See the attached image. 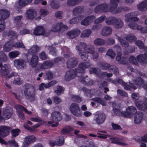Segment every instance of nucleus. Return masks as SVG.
<instances>
[{"label": "nucleus", "instance_id": "338daca9", "mask_svg": "<svg viewBox=\"0 0 147 147\" xmlns=\"http://www.w3.org/2000/svg\"><path fill=\"white\" fill-rule=\"evenodd\" d=\"M63 91V89L62 87L61 86H57V90H55V92L57 95H60L62 93Z\"/></svg>", "mask_w": 147, "mask_h": 147}, {"label": "nucleus", "instance_id": "09e8293b", "mask_svg": "<svg viewBox=\"0 0 147 147\" xmlns=\"http://www.w3.org/2000/svg\"><path fill=\"white\" fill-rule=\"evenodd\" d=\"M92 31L90 29H86L82 33L81 36L82 38L88 37L91 34Z\"/></svg>", "mask_w": 147, "mask_h": 147}, {"label": "nucleus", "instance_id": "a211bd4d", "mask_svg": "<svg viewBox=\"0 0 147 147\" xmlns=\"http://www.w3.org/2000/svg\"><path fill=\"white\" fill-rule=\"evenodd\" d=\"M10 130V127L6 126H1L0 127V136L4 137L7 136Z\"/></svg>", "mask_w": 147, "mask_h": 147}, {"label": "nucleus", "instance_id": "4d7b16f0", "mask_svg": "<svg viewBox=\"0 0 147 147\" xmlns=\"http://www.w3.org/2000/svg\"><path fill=\"white\" fill-rule=\"evenodd\" d=\"M131 97L135 101V103L136 102L139 101V100H141V97L138 94L136 93H133L131 95Z\"/></svg>", "mask_w": 147, "mask_h": 147}, {"label": "nucleus", "instance_id": "423d86ee", "mask_svg": "<svg viewBox=\"0 0 147 147\" xmlns=\"http://www.w3.org/2000/svg\"><path fill=\"white\" fill-rule=\"evenodd\" d=\"M69 109L71 113L74 116L80 117L82 114L79 105L76 103H72L70 106Z\"/></svg>", "mask_w": 147, "mask_h": 147}, {"label": "nucleus", "instance_id": "aec40b11", "mask_svg": "<svg viewBox=\"0 0 147 147\" xmlns=\"http://www.w3.org/2000/svg\"><path fill=\"white\" fill-rule=\"evenodd\" d=\"M95 18V17L94 16H88L82 21L81 24L83 25L88 26L90 24Z\"/></svg>", "mask_w": 147, "mask_h": 147}, {"label": "nucleus", "instance_id": "9d476101", "mask_svg": "<svg viewBox=\"0 0 147 147\" xmlns=\"http://www.w3.org/2000/svg\"><path fill=\"white\" fill-rule=\"evenodd\" d=\"M112 82L115 84L119 83L123 86L124 88L126 90H129L130 89V88L134 90L136 89L137 88V87L132 83H130L129 86H128L127 84L123 82V80L121 79H118L117 80H113Z\"/></svg>", "mask_w": 147, "mask_h": 147}, {"label": "nucleus", "instance_id": "69168bd1", "mask_svg": "<svg viewBox=\"0 0 147 147\" xmlns=\"http://www.w3.org/2000/svg\"><path fill=\"white\" fill-rule=\"evenodd\" d=\"M117 94L123 96H127V93L123 90L118 89L117 90Z\"/></svg>", "mask_w": 147, "mask_h": 147}, {"label": "nucleus", "instance_id": "cd10ccee", "mask_svg": "<svg viewBox=\"0 0 147 147\" xmlns=\"http://www.w3.org/2000/svg\"><path fill=\"white\" fill-rule=\"evenodd\" d=\"M79 81L84 84L92 85L94 84V81L92 80H90L88 78H85L83 77H80L79 79Z\"/></svg>", "mask_w": 147, "mask_h": 147}, {"label": "nucleus", "instance_id": "c85d7f7f", "mask_svg": "<svg viewBox=\"0 0 147 147\" xmlns=\"http://www.w3.org/2000/svg\"><path fill=\"white\" fill-rule=\"evenodd\" d=\"M53 64L54 63L53 61H46L41 64L40 67L42 69H45L51 67Z\"/></svg>", "mask_w": 147, "mask_h": 147}, {"label": "nucleus", "instance_id": "49530a36", "mask_svg": "<svg viewBox=\"0 0 147 147\" xmlns=\"http://www.w3.org/2000/svg\"><path fill=\"white\" fill-rule=\"evenodd\" d=\"M85 51L88 53L92 54L94 53L95 51V48L93 45H87V47L85 48Z\"/></svg>", "mask_w": 147, "mask_h": 147}, {"label": "nucleus", "instance_id": "f8f14e48", "mask_svg": "<svg viewBox=\"0 0 147 147\" xmlns=\"http://www.w3.org/2000/svg\"><path fill=\"white\" fill-rule=\"evenodd\" d=\"M13 63L14 66L18 69H24L26 67L25 61L21 59H15Z\"/></svg>", "mask_w": 147, "mask_h": 147}, {"label": "nucleus", "instance_id": "7ed1b4c3", "mask_svg": "<svg viewBox=\"0 0 147 147\" xmlns=\"http://www.w3.org/2000/svg\"><path fill=\"white\" fill-rule=\"evenodd\" d=\"M0 73L1 76L5 77L7 79L17 75V74L15 72L10 73L11 71L10 67L6 64L3 65L1 62H0Z\"/></svg>", "mask_w": 147, "mask_h": 147}, {"label": "nucleus", "instance_id": "8fccbe9b", "mask_svg": "<svg viewBox=\"0 0 147 147\" xmlns=\"http://www.w3.org/2000/svg\"><path fill=\"white\" fill-rule=\"evenodd\" d=\"M39 50V47L37 45L33 46L30 49L28 52L29 53H36L38 52Z\"/></svg>", "mask_w": 147, "mask_h": 147}, {"label": "nucleus", "instance_id": "13d9d810", "mask_svg": "<svg viewBox=\"0 0 147 147\" xmlns=\"http://www.w3.org/2000/svg\"><path fill=\"white\" fill-rule=\"evenodd\" d=\"M7 59V57L5 54L2 51H0V61L5 62Z\"/></svg>", "mask_w": 147, "mask_h": 147}, {"label": "nucleus", "instance_id": "393cba45", "mask_svg": "<svg viewBox=\"0 0 147 147\" xmlns=\"http://www.w3.org/2000/svg\"><path fill=\"white\" fill-rule=\"evenodd\" d=\"M9 12L7 10L3 9L0 10V20H4L8 18L9 15Z\"/></svg>", "mask_w": 147, "mask_h": 147}, {"label": "nucleus", "instance_id": "1a4fd4ad", "mask_svg": "<svg viewBox=\"0 0 147 147\" xmlns=\"http://www.w3.org/2000/svg\"><path fill=\"white\" fill-rule=\"evenodd\" d=\"M108 140L109 142L112 143L123 146L127 145V144L125 142L127 141V139L125 138H110Z\"/></svg>", "mask_w": 147, "mask_h": 147}, {"label": "nucleus", "instance_id": "37998d69", "mask_svg": "<svg viewBox=\"0 0 147 147\" xmlns=\"http://www.w3.org/2000/svg\"><path fill=\"white\" fill-rule=\"evenodd\" d=\"M32 0H19L18 3L20 6H25L30 3Z\"/></svg>", "mask_w": 147, "mask_h": 147}, {"label": "nucleus", "instance_id": "5701e85b", "mask_svg": "<svg viewBox=\"0 0 147 147\" xmlns=\"http://www.w3.org/2000/svg\"><path fill=\"white\" fill-rule=\"evenodd\" d=\"M36 12L34 9H29L26 11V16L28 19H33L36 17Z\"/></svg>", "mask_w": 147, "mask_h": 147}, {"label": "nucleus", "instance_id": "9b49d317", "mask_svg": "<svg viewBox=\"0 0 147 147\" xmlns=\"http://www.w3.org/2000/svg\"><path fill=\"white\" fill-rule=\"evenodd\" d=\"M67 28V26L64 25L62 23L60 22L53 24L50 30L52 32H56L60 30L64 31L66 30Z\"/></svg>", "mask_w": 147, "mask_h": 147}, {"label": "nucleus", "instance_id": "c756f323", "mask_svg": "<svg viewBox=\"0 0 147 147\" xmlns=\"http://www.w3.org/2000/svg\"><path fill=\"white\" fill-rule=\"evenodd\" d=\"M13 47L10 40L5 43L3 47V49L5 52H8L10 51Z\"/></svg>", "mask_w": 147, "mask_h": 147}, {"label": "nucleus", "instance_id": "4be33fe9", "mask_svg": "<svg viewBox=\"0 0 147 147\" xmlns=\"http://www.w3.org/2000/svg\"><path fill=\"white\" fill-rule=\"evenodd\" d=\"M36 139V138L34 136H27L25 138L23 144L25 146H27L30 144L35 141Z\"/></svg>", "mask_w": 147, "mask_h": 147}, {"label": "nucleus", "instance_id": "473e14b6", "mask_svg": "<svg viewBox=\"0 0 147 147\" xmlns=\"http://www.w3.org/2000/svg\"><path fill=\"white\" fill-rule=\"evenodd\" d=\"M89 73L90 74H96L98 77L100 78H102L103 76L101 75V72H100V70L98 68H90L89 70Z\"/></svg>", "mask_w": 147, "mask_h": 147}, {"label": "nucleus", "instance_id": "c03bdc74", "mask_svg": "<svg viewBox=\"0 0 147 147\" xmlns=\"http://www.w3.org/2000/svg\"><path fill=\"white\" fill-rule=\"evenodd\" d=\"M92 100L100 103L102 106H105L106 104V101L100 98L96 97L92 98Z\"/></svg>", "mask_w": 147, "mask_h": 147}, {"label": "nucleus", "instance_id": "a19ab883", "mask_svg": "<svg viewBox=\"0 0 147 147\" xmlns=\"http://www.w3.org/2000/svg\"><path fill=\"white\" fill-rule=\"evenodd\" d=\"M84 16L82 15H80L78 17H75L71 19L69 23L71 24H73L78 23L80 20H81Z\"/></svg>", "mask_w": 147, "mask_h": 147}, {"label": "nucleus", "instance_id": "4468645a", "mask_svg": "<svg viewBox=\"0 0 147 147\" xmlns=\"http://www.w3.org/2000/svg\"><path fill=\"white\" fill-rule=\"evenodd\" d=\"M62 119V116L59 112L55 111L53 112L51 115V119L52 121L48 122L49 124H51L55 121H60Z\"/></svg>", "mask_w": 147, "mask_h": 147}, {"label": "nucleus", "instance_id": "6e6552de", "mask_svg": "<svg viewBox=\"0 0 147 147\" xmlns=\"http://www.w3.org/2000/svg\"><path fill=\"white\" fill-rule=\"evenodd\" d=\"M111 9H112L110 6L109 8L107 5L106 3H104L97 6L94 9V11L96 13L107 12L109 11L113 13V11H111Z\"/></svg>", "mask_w": 147, "mask_h": 147}, {"label": "nucleus", "instance_id": "72a5a7b5", "mask_svg": "<svg viewBox=\"0 0 147 147\" xmlns=\"http://www.w3.org/2000/svg\"><path fill=\"white\" fill-rule=\"evenodd\" d=\"M38 56L36 55L32 56L30 62V64L32 67H36L38 63Z\"/></svg>", "mask_w": 147, "mask_h": 147}, {"label": "nucleus", "instance_id": "6e6d98bb", "mask_svg": "<svg viewBox=\"0 0 147 147\" xmlns=\"http://www.w3.org/2000/svg\"><path fill=\"white\" fill-rule=\"evenodd\" d=\"M106 55L111 59L114 58L115 56V53L112 49H109L107 51Z\"/></svg>", "mask_w": 147, "mask_h": 147}, {"label": "nucleus", "instance_id": "774afa93", "mask_svg": "<svg viewBox=\"0 0 147 147\" xmlns=\"http://www.w3.org/2000/svg\"><path fill=\"white\" fill-rule=\"evenodd\" d=\"M15 84H21L22 83V80L19 77L15 78L13 82Z\"/></svg>", "mask_w": 147, "mask_h": 147}, {"label": "nucleus", "instance_id": "dca6fc26", "mask_svg": "<svg viewBox=\"0 0 147 147\" xmlns=\"http://www.w3.org/2000/svg\"><path fill=\"white\" fill-rule=\"evenodd\" d=\"M136 12H133L127 13L125 16V22H128L131 21H136L139 20V19L136 16H137Z\"/></svg>", "mask_w": 147, "mask_h": 147}, {"label": "nucleus", "instance_id": "f257e3e1", "mask_svg": "<svg viewBox=\"0 0 147 147\" xmlns=\"http://www.w3.org/2000/svg\"><path fill=\"white\" fill-rule=\"evenodd\" d=\"M92 64L89 62H81L78 65V67L75 70H71L67 71L65 76L66 81H69L74 78L76 76L80 77L85 72V68L90 67Z\"/></svg>", "mask_w": 147, "mask_h": 147}, {"label": "nucleus", "instance_id": "603ef678", "mask_svg": "<svg viewBox=\"0 0 147 147\" xmlns=\"http://www.w3.org/2000/svg\"><path fill=\"white\" fill-rule=\"evenodd\" d=\"M73 130V129L72 127L69 126H67L62 130L61 134H67L69 132Z\"/></svg>", "mask_w": 147, "mask_h": 147}, {"label": "nucleus", "instance_id": "412c9836", "mask_svg": "<svg viewBox=\"0 0 147 147\" xmlns=\"http://www.w3.org/2000/svg\"><path fill=\"white\" fill-rule=\"evenodd\" d=\"M143 117V113L140 112H137L134 115V121L136 124L141 123Z\"/></svg>", "mask_w": 147, "mask_h": 147}, {"label": "nucleus", "instance_id": "b1692460", "mask_svg": "<svg viewBox=\"0 0 147 147\" xmlns=\"http://www.w3.org/2000/svg\"><path fill=\"white\" fill-rule=\"evenodd\" d=\"M80 33V30L76 29L68 32L67 34L69 38H74L79 35Z\"/></svg>", "mask_w": 147, "mask_h": 147}, {"label": "nucleus", "instance_id": "e2e57ef3", "mask_svg": "<svg viewBox=\"0 0 147 147\" xmlns=\"http://www.w3.org/2000/svg\"><path fill=\"white\" fill-rule=\"evenodd\" d=\"M17 109H20L21 111L22 110H24L26 113L29 114H31L32 113L31 112L28 111L25 107L20 105H18L17 106Z\"/></svg>", "mask_w": 147, "mask_h": 147}, {"label": "nucleus", "instance_id": "4c0bfd02", "mask_svg": "<svg viewBox=\"0 0 147 147\" xmlns=\"http://www.w3.org/2000/svg\"><path fill=\"white\" fill-rule=\"evenodd\" d=\"M133 82L137 86H140L142 85L144 83V81L140 77H138L135 78L134 77L132 79Z\"/></svg>", "mask_w": 147, "mask_h": 147}, {"label": "nucleus", "instance_id": "2f4dec72", "mask_svg": "<svg viewBox=\"0 0 147 147\" xmlns=\"http://www.w3.org/2000/svg\"><path fill=\"white\" fill-rule=\"evenodd\" d=\"M76 50L78 52L79 55L81 56L82 60L83 61H86L88 58V56L86 55V53L81 51L79 49V47H77Z\"/></svg>", "mask_w": 147, "mask_h": 147}, {"label": "nucleus", "instance_id": "a878e982", "mask_svg": "<svg viewBox=\"0 0 147 147\" xmlns=\"http://www.w3.org/2000/svg\"><path fill=\"white\" fill-rule=\"evenodd\" d=\"M147 54L146 53H144V55H140L137 56L138 61L142 65L147 64Z\"/></svg>", "mask_w": 147, "mask_h": 147}, {"label": "nucleus", "instance_id": "7c9ffc66", "mask_svg": "<svg viewBox=\"0 0 147 147\" xmlns=\"http://www.w3.org/2000/svg\"><path fill=\"white\" fill-rule=\"evenodd\" d=\"M138 10L140 11H146L147 9V0H145L137 5Z\"/></svg>", "mask_w": 147, "mask_h": 147}, {"label": "nucleus", "instance_id": "052dcab7", "mask_svg": "<svg viewBox=\"0 0 147 147\" xmlns=\"http://www.w3.org/2000/svg\"><path fill=\"white\" fill-rule=\"evenodd\" d=\"M129 61L130 63L135 65H138V63L137 61L136 58L133 56H131L129 57Z\"/></svg>", "mask_w": 147, "mask_h": 147}, {"label": "nucleus", "instance_id": "de8ad7c7", "mask_svg": "<svg viewBox=\"0 0 147 147\" xmlns=\"http://www.w3.org/2000/svg\"><path fill=\"white\" fill-rule=\"evenodd\" d=\"M115 19V18L114 17L109 18L105 20V23L107 25H114Z\"/></svg>", "mask_w": 147, "mask_h": 147}, {"label": "nucleus", "instance_id": "e433bc0d", "mask_svg": "<svg viewBox=\"0 0 147 147\" xmlns=\"http://www.w3.org/2000/svg\"><path fill=\"white\" fill-rule=\"evenodd\" d=\"M123 26V21L120 19L115 18L114 27L116 28H119L122 27Z\"/></svg>", "mask_w": 147, "mask_h": 147}, {"label": "nucleus", "instance_id": "864d4df0", "mask_svg": "<svg viewBox=\"0 0 147 147\" xmlns=\"http://www.w3.org/2000/svg\"><path fill=\"white\" fill-rule=\"evenodd\" d=\"M126 39L128 41L132 42L136 41V38L134 35L130 34L127 36L126 37Z\"/></svg>", "mask_w": 147, "mask_h": 147}, {"label": "nucleus", "instance_id": "bf43d9fd", "mask_svg": "<svg viewBox=\"0 0 147 147\" xmlns=\"http://www.w3.org/2000/svg\"><path fill=\"white\" fill-rule=\"evenodd\" d=\"M106 18L105 16H102L98 18L94 21V23L96 24H98L103 21Z\"/></svg>", "mask_w": 147, "mask_h": 147}, {"label": "nucleus", "instance_id": "3c124183", "mask_svg": "<svg viewBox=\"0 0 147 147\" xmlns=\"http://www.w3.org/2000/svg\"><path fill=\"white\" fill-rule=\"evenodd\" d=\"M116 36L117 37L118 40L123 47H127L128 46V44L125 40L122 39L121 37H119L117 35H116Z\"/></svg>", "mask_w": 147, "mask_h": 147}, {"label": "nucleus", "instance_id": "ddd939ff", "mask_svg": "<svg viewBox=\"0 0 147 147\" xmlns=\"http://www.w3.org/2000/svg\"><path fill=\"white\" fill-rule=\"evenodd\" d=\"M13 109L9 107H7L3 109V120H7L11 117L13 113Z\"/></svg>", "mask_w": 147, "mask_h": 147}, {"label": "nucleus", "instance_id": "0eeeda50", "mask_svg": "<svg viewBox=\"0 0 147 147\" xmlns=\"http://www.w3.org/2000/svg\"><path fill=\"white\" fill-rule=\"evenodd\" d=\"M119 0H111L110 1V5L112 9H111V11H113V13H118L122 11H126L127 9V7H120L119 8V9L121 10L118 11H115V9L117 8L118 5V4L119 3Z\"/></svg>", "mask_w": 147, "mask_h": 147}, {"label": "nucleus", "instance_id": "c9c22d12", "mask_svg": "<svg viewBox=\"0 0 147 147\" xmlns=\"http://www.w3.org/2000/svg\"><path fill=\"white\" fill-rule=\"evenodd\" d=\"M122 54L121 53H118L117 56L116 57V59L117 61L118 62L124 64L126 63V61L127 59L124 57H121Z\"/></svg>", "mask_w": 147, "mask_h": 147}, {"label": "nucleus", "instance_id": "f3484780", "mask_svg": "<svg viewBox=\"0 0 147 147\" xmlns=\"http://www.w3.org/2000/svg\"><path fill=\"white\" fill-rule=\"evenodd\" d=\"M78 62V59L74 57L71 58L67 62V67L68 68H73L77 65Z\"/></svg>", "mask_w": 147, "mask_h": 147}, {"label": "nucleus", "instance_id": "6ab92c4d", "mask_svg": "<svg viewBox=\"0 0 147 147\" xmlns=\"http://www.w3.org/2000/svg\"><path fill=\"white\" fill-rule=\"evenodd\" d=\"M45 33V29L42 26H37L34 31V34L36 36L44 35Z\"/></svg>", "mask_w": 147, "mask_h": 147}, {"label": "nucleus", "instance_id": "bb28decb", "mask_svg": "<svg viewBox=\"0 0 147 147\" xmlns=\"http://www.w3.org/2000/svg\"><path fill=\"white\" fill-rule=\"evenodd\" d=\"M112 29L109 27L105 26L102 29L101 34L104 36H107L111 34L112 33Z\"/></svg>", "mask_w": 147, "mask_h": 147}, {"label": "nucleus", "instance_id": "ea45409f", "mask_svg": "<svg viewBox=\"0 0 147 147\" xmlns=\"http://www.w3.org/2000/svg\"><path fill=\"white\" fill-rule=\"evenodd\" d=\"M82 0H68L67 4L69 6H75L82 1Z\"/></svg>", "mask_w": 147, "mask_h": 147}, {"label": "nucleus", "instance_id": "2eb2a0df", "mask_svg": "<svg viewBox=\"0 0 147 147\" xmlns=\"http://www.w3.org/2000/svg\"><path fill=\"white\" fill-rule=\"evenodd\" d=\"M136 105L137 107L139 109L145 111L147 109V99L145 98L144 100L142 101L136 102Z\"/></svg>", "mask_w": 147, "mask_h": 147}, {"label": "nucleus", "instance_id": "58836bf2", "mask_svg": "<svg viewBox=\"0 0 147 147\" xmlns=\"http://www.w3.org/2000/svg\"><path fill=\"white\" fill-rule=\"evenodd\" d=\"M7 36L11 40L17 38L18 35L16 32L13 31H10L8 33Z\"/></svg>", "mask_w": 147, "mask_h": 147}, {"label": "nucleus", "instance_id": "f03ea898", "mask_svg": "<svg viewBox=\"0 0 147 147\" xmlns=\"http://www.w3.org/2000/svg\"><path fill=\"white\" fill-rule=\"evenodd\" d=\"M115 103H113V111L117 115H120L121 114L123 116L125 117H132L133 114L136 112V108L134 106L129 107L126 109V111L125 112L121 113L119 108H116L114 105Z\"/></svg>", "mask_w": 147, "mask_h": 147}, {"label": "nucleus", "instance_id": "20e7f679", "mask_svg": "<svg viewBox=\"0 0 147 147\" xmlns=\"http://www.w3.org/2000/svg\"><path fill=\"white\" fill-rule=\"evenodd\" d=\"M24 91L26 97L28 100L32 102L35 100L34 88L31 84H26Z\"/></svg>", "mask_w": 147, "mask_h": 147}, {"label": "nucleus", "instance_id": "a18cd8bd", "mask_svg": "<svg viewBox=\"0 0 147 147\" xmlns=\"http://www.w3.org/2000/svg\"><path fill=\"white\" fill-rule=\"evenodd\" d=\"M112 66H113V65H110L109 64L106 63H102L100 65L101 67L103 69L106 70L108 69L111 72V70H113L112 67H111Z\"/></svg>", "mask_w": 147, "mask_h": 147}, {"label": "nucleus", "instance_id": "f704fd0d", "mask_svg": "<svg viewBox=\"0 0 147 147\" xmlns=\"http://www.w3.org/2000/svg\"><path fill=\"white\" fill-rule=\"evenodd\" d=\"M84 11L83 6H78L75 7L72 10V13L74 15L76 16L80 14Z\"/></svg>", "mask_w": 147, "mask_h": 147}, {"label": "nucleus", "instance_id": "79ce46f5", "mask_svg": "<svg viewBox=\"0 0 147 147\" xmlns=\"http://www.w3.org/2000/svg\"><path fill=\"white\" fill-rule=\"evenodd\" d=\"M105 40L100 38H98L95 39L94 42V43L96 45H103L105 44Z\"/></svg>", "mask_w": 147, "mask_h": 147}, {"label": "nucleus", "instance_id": "5fc2aeb1", "mask_svg": "<svg viewBox=\"0 0 147 147\" xmlns=\"http://www.w3.org/2000/svg\"><path fill=\"white\" fill-rule=\"evenodd\" d=\"M20 54L18 51H11L9 53V56L11 58H15L17 57Z\"/></svg>", "mask_w": 147, "mask_h": 147}, {"label": "nucleus", "instance_id": "0e129e2a", "mask_svg": "<svg viewBox=\"0 0 147 147\" xmlns=\"http://www.w3.org/2000/svg\"><path fill=\"white\" fill-rule=\"evenodd\" d=\"M20 130L18 129H13L11 131V134L13 137H15L19 134Z\"/></svg>", "mask_w": 147, "mask_h": 147}, {"label": "nucleus", "instance_id": "39448f33", "mask_svg": "<svg viewBox=\"0 0 147 147\" xmlns=\"http://www.w3.org/2000/svg\"><path fill=\"white\" fill-rule=\"evenodd\" d=\"M94 115L93 120L97 124H101L103 123L106 118V115L100 111L96 112Z\"/></svg>", "mask_w": 147, "mask_h": 147}, {"label": "nucleus", "instance_id": "680f3d73", "mask_svg": "<svg viewBox=\"0 0 147 147\" xmlns=\"http://www.w3.org/2000/svg\"><path fill=\"white\" fill-rule=\"evenodd\" d=\"M64 139L63 137H59L56 142V144L58 146H61L63 144Z\"/></svg>", "mask_w": 147, "mask_h": 147}]
</instances>
